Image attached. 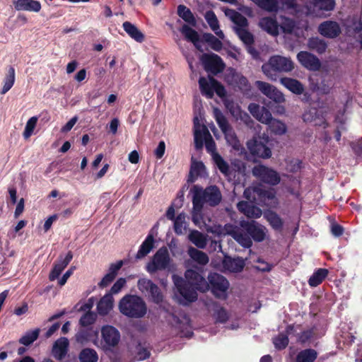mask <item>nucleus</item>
Masks as SVG:
<instances>
[{"instance_id":"obj_1","label":"nucleus","mask_w":362,"mask_h":362,"mask_svg":"<svg viewBox=\"0 0 362 362\" xmlns=\"http://www.w3.org/2000/svg\"><path fill=\"white\" fill-rule=\"evenodd\" d=\"M185 279L177 275L173 276V281L182 299L180 303L187 305L197 300V291L204 293L209 290L208 281L197 270L189 269L185 272Z\"/></svg>"},{"instance_id":"obj_2","label":"nucleus","mask_w":362,"mask_h":362,"mask_svg":"<svg viewBox=\"0 0 362 362\" xmlns=\"http://www.w3.org/2000/svg\"><path fill=\"white\" fill-rule=\"evenodd\" d=\"M189 192L192 196V204L198 208L201 205L204 206V204L210 206H216L222 199L221 191L215 185L203 189L202 187L195 185L190 189Z\"/></svg>"},{"instance_id":"obj_3","label":"nucleus","mask_w":362,"mask_h":362,"mask_svg":"<svg viewBox=\"0 0 362 362\" xmlns=\"http://www.w3.org/2000/svg\"><path fill=\"white\" fill-rule=\"evenodd\" d=\"M119 312L131 318H141L147 313L145 301L136 295H126L119 302Z\"/></svg>"},{"instance_id":"obj_4","label":"nucleus","mask_w":362,"mask_h":362,"mask_svg":"<svg viewBox=\"0 0 362 362\" xmlns=\"http://www.w3.org/2000/svg\"><path fill=\"white\" fill-rule=\"evenodd\" d=\"M214 115L216 123L224 134L227 144L230 146L233 150L238 151L240 155L245 154V150L244 147L221 111L218 108H214Z\"/></svg>"},{"instance_id":"obj_5","label":"nucleus","mask_w":362,"mask_h":362,"mask_svg":"<svg viewBox=\"0 0 362 362\" xmlns=\"http://www.w3.org/2000/svg\"><path fill=\"white\" fill-rule=\"evenodd\" d=\"M194 146L197 149H201L204 144L206 151L211 155L213 158L216 152V144L209 131L204 124H201L197 117L194 118Z\"/></svg>"},{"instance_id":"obj_6","label":"nucleus","mask_w":362,"mask_h":362,"mask_svg":"<svg viewBox=\"0 0 362 362\" xmlns=\"http://www.w3.org/2000/svg\"><path fill=\"white\" fill-rule=\"evenodd\" d=\"M293 69V62L287 57L275 55L272 57L268 63L262 66V71L272 81L277 79L276 72H288Z\"/></svg>"},{"instance_id":"obj_7","label":"nucleus","mask_w":362,"mask_h":362,"mask_svg":"<svg viewBox=\"0 0 362 362\" xmlns=\"http://www.w3.org/2000/svg\"><path fill=\"white\" fill-rule=\"evenodd\" d=\"M206 230L208 233H212L217 236H225L226 235H231L240 245L244 247L249 248L251 247V242L246 235L242 236L238 230V227L232 224H226L221 226L220 224H214L207 226L205 224Z\"/></svg>"},{"instance_id":"obj_8","label":"nucleus","mask_w":362,"mask_h":362,"mask_svg":"<svg viewBox=\"0 0 362 362\" xmlns=\"http://www.w3.org/2000/svg\"><path fill=\"white\" fill-rule=\"evenodd\" d=\"M238 227V230L242 236L246 235L249 238L251 245H252V239L256 242H262L265 240L267 234V228L255 221H241Z\"/></svg>"},{"instance_id":"obj_9","label":"nucleus","mask_w":362,"mask_h":362,"mask_svg":"<svg viewBox=\"0 0 362 362\" xmlns=\"http://www.w3.org/2000/svg\"><path fill=\"white\" fill-rule=\"evenodd\" d=\"M171 259L166 247H161L153 256L152 259L147 264L146 270L152 274L157 271L166 269L170 263Z\"/></svg>"},{"instance_id":"obj_10","label":"nucleus","mask_w":362,"mask_h":362,"mask_svg":"<svg viewBox=\"0 0 362 362\" xmlns=\"http://www.w3.org/2000/svg\"><path fill=\"white\" fill-rule=\"evenodd\" d=\"M252 172L255 177L272 186L277 185L281 181L280 175L276 170L264 165H255Z\"/></svg>"},{"instance_id":"obj_11","label":"nucleus","mask_w":362,"mask_h":362,"mask_svg":"<svg viewBox=\"0 0 362 362\" xmlns=\"http://www.w3.org/2000/svg\"><path fill=\"white\" fill-rule=\"evenodd\" d=\"M208 284L212 293L218 298H226L229 287L228 281L218 273H211L208 276Z\"/></svg>"},{"instance_id":"obj_12","label":"nucleus","mask_w":362,"mask_h":362,"mask_svg":"<svg viewBox=\"0 0 362 362\" xmlns=\"http://www.w3.org/2000/svg\"><path fill=\"white\" fill-rule=\"evenodd\" d=\"M137 286L143 294L148 296L155 303L158 304L163 301V295L160 288L151 280L146 278L140 279Z\"/></svg>"},{"instance_id":"obj_13","label":"nucleus","mask_w":362,"mask_h":362,"mask_svg":"<svg viewBox=\"0 0 362 362\" xmlns=\"http://www.w3.org/2000/svg\"><path fill=\"white\" fill-rule=\"evenodd\" d=\"M335 6V0H314L305 5L306 14L322 17L321 13L332 11Z\"/></svg>"},{"instance_id":"obj_14","label":"nucleus","mask_w":362,"mask_h":362,"mask_svg":"<svg viewBox=\"0 0 362 362\" xmlns=\"http://www.w3.org/2000/svg\"><path fill=\"white\" fill-rule=\"evenodd\" d=\"M201 62L207 72L217 74L223 71L225 64L221 58L216 54H204Z\"/></svg>"},{"instance_id":"obj_15","label":"nucleus","mask_w":362,"mask_h":362,"mask_svg":"<svg viewBox=\"0 0 362 362\" xmlns=\"http://www.w3.org/2000/svg\"><path fill=\"white\" fill-rule=\"evenodd\" d=\"M102 342L105 349H111L117 346L120 340V334L114 327L105 325L102 327Z\"/></svg>"},{"instance_id":"obj_16","label":"nucleus","mask_w":362,"mask_h":362,"mask_svg":"<svg viewBox=\"0 0 362 362\" xmlns=\"http://www.w3.org/2000/svg\"><path fill=\"white\" fill-rule=\"evenodd\" d=\"M255 85L264 95L275 103H281L285 101L284 94L274 86L260 81H257Z\"/></svg>"},{"instance_id":"obj_17","label":"nucleus","mask_w":362,"mask_h":362,"mask_svg":"<svg viewBox=\"0 0 362 362\" xmlns=\"http://www.w3.org/2000/svg\"><path fill=\"white\" fill-rule=\"evenodd\" d=\"M247 147L250 153L255 156L264 159L269 158L272 156L271 149L257 139L249 140L247 142Z\"/></svg>"},{"instance_id":"obj_18","label":"nucleus","mask_w":362,"mask_h":362,"mask_svg":"<svg viewBox=\"0 0 362 362\" xmlns=\"http://www.w3.org/2000/svg\"><path fill=\"white\" fill-rule=\"evenodd\" d=\"M317 31L322 36L329 39L337 37L341 33L339 24L334 21H325L321 23L318 25Z\"/></svg>"},{"instance_id":"obj_19","label":"nucleus","mask_w":362,"mask_h":362,"mask_svg":"<svg viewBox=\"0 0 362 362\" xmlns=\"http://www.w3.org/2000/svg\"><path fill=\"white\" fill-rule=\"evenodd\" d=\"M297 59L303 66L310 71H317L321 66L319 59L308 52H300L297 54Z\"/></svg>"},{"instance_id":"obj_20","label":"nucleus","mask_w":362,"mask_h":362,"mask_svg":"<svg viewBox=\"0 0 362 362\" xmlns=\"http://www.w3.org/2000/svg\"><path fill=\"white\" fill-rule=\"evenodd\" d=\"M309 81L310 89L320 95L329 94L333 86L332 81L326 78L319 80L315 77H310Z\"/></svg>"},{"instance_id":"obj_21","label":"nucleus","mask_w":362,"mask_h":362,"mask_svg":"<svg viewBox=\"0 0 362 362\" xmlns=\"http://www.w3.org/2000/svg\"><path fill=\"white\" fill-rule=\"evenodd\" d=\"M73 258L71 252H69L66 255L63 257H59L58 261L54 264L52 272L49 274V279L50 281H54L57 279L65 267L69 264Z\"/></svg>"},{"instance_id":"obj_22","label":"nucleus","mask_w":362,"mask_h":362,"mask_svg":"<svg viewBox=\"0 0 362 362\" xmlns=\"http://www.w3.org/2000/svg\"><path fill=\"white\" fill-rule=\"evenodd\" d=\"M13 4L16 11L37 13L41 10V4L35 0H14Z\"/></svg>"},{"instance_id":"obj_23","label":"nucleus","mask_w":362,"mask_h":362,"mask_svg":"<svg viewBox=\"0 0 362 362\" xmlns=\"http://www.w3.org/2000/svg\"><path fill=\"white\" fill-rule=\"evenodd\" d=\"M69 344V340L66 337H61L57 339L52 347L53 356L57 360H62L67 354Z\"/></svg>"},{"instance_id":"obj_24","label":"nucleus","mask_w":362,"mask_h":362,"mask_svg":"<svg viewBox=\"0 0 362 362\" xmlns=\"http://www.w3.org/2000/svg\"><path fill=\"white\" fill-rule=\"evenodd\" d=\"M216 81L213 77H209V78L200 77L199 84L202 94L208 98H212L214 94Z\"/></svg>"},{"instance_id":"obj_25","label":"nucleus","mask_w":362,"mask_h":362,"mask_svg":"<svg viewBox=\"0 0 362 362\" xmlns=\"http://www.w3.org/2000/svg\"><path fill=\"white\" fill-rule=\"evenodd\" d=\"M237 206L238 210L248 218H257L262 214V210L259 207L247 202H240Z\"/></svg>"},{"instance_id":"obj_26","label":"nucleus","mask_w":362,"mask_h":362,"mask_svg":"<svg viewBox=\"0 0 362 362\" xmlns=\"http://www.w3.org/2000/svg\"><path fill=\"white\" fill-rule=\"evenodd\" d=\"M262 29L269 34L276 36L279 35V25L275 18L264 17L260 19L259 23Z\"/></svg>"},{"instance_id":"obj_27","label":"nucleus","mask_w":362,"mask_h":362,"mask_svg":"<svg viewBox=\"0 0 362 362\" xmlns=\"http://www.w3.org/2000/svg\"><path fill=\"white\" fill-rule=\"evenodd\" d=\"M270 13H277L280 11L296 10L298 4L296 0H273Z\"/></svg>"},{"instance_id":"obj_28","label":"nucleus","mask_w":362,"mask_h":362,"mask_svg":"<svg viewBox=\"0 0 362 362\" xmlns=\"http://www.w3.org/2000/svg\"><path fill=\"white\" fill-rule=\"evenodd\" d=\"M204 18L211 30L214 32L217 37L223 40L225 35L223 31L220 30L219 23L215 13L213 11H206L204 15Z\"/></svg>"},{"instance_id":"obj_29","label":"nucleus","mask_w":362,"mask_h":362,"mask_svg":"<svg viewBox=\"0 0 362 362\" xmlns=\"http://www.w3.org/2000/svg\"><path fill=\"white\" fill-rule=\"evenodd\" d=\"M223 266L230 272H240L245 267V262L241 258L226 257L223 261Z\"/></svg>"},{"instance_id":"obj_30","label":"nucleus","mask_w":362,"mask_h":362,"mask_svg":"<svg viewBox=\"0 0 362 362\" xmlns=\"http://www.w3.org/2000/svg\"><path fill=\"white\" fill-rule=\"evenodd\" d=\"M280 82L285 88L294 94L300 95L304 91L303 85L296 79L284 77L280 79Z\"/></svg>"},{"instance_id":"obj_31","label":"nucleus","mask_w":362,"mask_h":362,"mask_svg":"<svg viewBox=\"0 0 362 362\" xmlns=\"http://www.w3.org/2000/svg\"><path fill=\"white\" fill-rule=\"evenodd\" d=\"M122 28L127 34L137 42H142L144 40L143 33L133 23L125 21L122 24Z\"/></svg>"},{"instance_id":"obj_32","label":"nucleus","mask_w":362,"mask_h":362,"mask_svg":"<svg viewBox=\"0 0 362 362\" xmlns=\"http://www.w3.org/2000/svg\"><path fill=\"white\" fill-rule=\"evenodd\" d=\"M114 298L111 293L105 294L98 302L97 310L100 315H105L113 308Z\"/></svg>"},{"instance_id":"obj_33","label":"nucleus","mask_w":362,"mask_h":362,"mask_svg":"<svg viewBox=\"0 0 362 362\" xmlns=\"http://www.w3.org/2000/svg\"><path fill=\"white\" fill-rule=\"evenodd\" d=\"M226 15L230 16L232 21L235 23L233 27L234 31H236V29L238 28H247L248 25L247 18L238 12L232 9H228L226 11Z\"/></svg>"},{"instance_id":"obj_34","label":"nucleus","mask_w":362,"mask_h":362,"mask_svg":"<svg viewBox=\"0 0 362 362\" xmlns=\"http://www.w3.org/2000/svg\"><path fill=\"white\" fill-rule=\"evenodd\" d=\"M307 45L310 49L315 51L320 54L325 53L327 48V42L318 37L309 38Z\"/></svg>"},{"instance_id":"obj_35","label":"nucleus","mask_w":362,"mask_h":362,"mask_svg":"<svg viewBox=\"0 0 362 362\" xmlns=\"http://www.w3.org/2000/svg\"><path fill=\"white\" fill-rule=\"evenodd\" d=\"M180 32L188 41H190L194 44L197 49H201L199 45V35L196 30L187 25H183L180 29Z\"/></svg>"},{"instance_id":"obj_36","label":"nucleus","mask_w":362,"mask_h":362,"mask_svg":"<svg viewBox=\"0 0 362 362\" xmlns=\"http://www.w3.org/2000/svg\"><path fill=\"white\" fill-rule=\"evenodd\" d=\"M153 236L151 234H149L141 245L136 255V258L139 259L146 256L153 249Z\"/></svg>"},{"instance_id":"obj_37","label":"nucleus","mask_w":362,"mask_h":362,"mask_svg":"<svg viewBox=\"0 0 362 362\" xmlns=\"http://www.w3.org/2000/svg\"><path fill=\"white\" fill-rule=\"evenodd\" d=\"M264 217L273 229L276 230H281L282 229L283 221L276 213L272 211H268L264 214Z\"/></svg>"},{"instance_id":"obj_38","label":"nucleus","mask_w":362,"mask_h":362,"mask_svg":"<svg viewBox=\"0 0 362 362\" xmlns=\"http://www.w3.org/2000/svg\"><path fill=\"white\" fill-rule=\"evenodd\" d=\"M16 79L15 69L9 66L4 78V85L1 90V94H6L13 86Z\"/></svg>"},{"instance_id":"obj_39","label":"nucleus","mask_w":362,"mask_h":362,"mask_svg":"<svg viewBox=\"0 0 362 362\" xmlns=\"http://www.w3.org/2000/svg\"><path fill=\"white\" fill-rule=\"evenodd\" d=\"M188 255L192 259L201 265H206L209 260L205 252L192 247L188 249Z\"/></svg>"},{"instance_id":"obj_40","label":"nucleus","mask_w":362,"mask_h":362,"mask_svg":"<svg viewBox=\"0 0 362 362\" xmlns=\"http://www.w3.org/2000/svg\"><path fill=\"white\" fill-rule=\"evenodd\" d=\"M317 357V352L313 349L300 351L296 356V362H314Z\"/></svg>"},{"instance_id":"obj_41","label":"nucleus","mask_w":362,"mask_h":362,"mask_svg":"<svg viewBox=\"0 0 362 362\" xmlns=\"http://www.w3.org/2000/svg\"><path fill=\"white\" fill-rule=\"evenodd\" d=\"M189 240L197 247L204 249L207 244L206 236L198 230H192L189 234Z\"/></svg>"},{"instance_id":"obj_42","label":"nucleus","mask_w":362,"mask_h":362,"mask_svg":"<svg viewBox=\"0 0 362 362\" xmlns=\"http://www.w3.org/2000/svg\"><path fill=\"white\" fill-rule=\"evenodd\" d=\"M186 214L185 213L179 214L173 221L174 230L177 235H182L187 230Z\"/></svg>"},{"instance_id":"obj_43","label":"nucleus","mask_w":362,"mask_h":362,"mask_svg":"<svg viewBox=\"0 0 362 362\" xmlns=\"http://www.w3.org/2000/svg\"><path fill=\"white\" fill-rule=\"evenodd\" d=\"M328 274V270L326 269H318L316 270L308 280V284L311 287H315L320 285Z\"/></svg>"},{"instance_id":"obj_44","label":"nucleus","mask_w":362,"mask_h":362,"mask_svg":"<svg viewBox=\"0 0 362 362\" xmlns=\"http://www.w3.org/2000/svg\"><path fill=\"white\" fill-rule=\"evenodd\" d=\"M177 14L189 25H196V19L190 9L187 6L184 5H179L177 7Z\"/></svg>"},{"instance_id":"obj_45","label":"nucleus","mask_w":362,"mask_h":362,"mask_svg":"<svg viewBox=\"0 0 362 362\" xmlns=\"http://www.w3.org/2000/svg\"><path fill=\"white\" fill-rule=\"evenodd\" d=\"M78 358L81 362H97L98 360L97 352L94 349L89 348L83 349Z\"/></svg>"},{"instance_id":"obj_46","label":"nucleus","mask_w":362,"mask_h":362,"mask_svg":"<svg viewBox=\"0 0 362 362\" xmlns=\"http://www.w3.org/2000/svg\"><path fill=\"white\" fill-rule=\"evenodd\" d=\"M204 41L211 47L214 50L218 52L223 47V44L221 39L216 37L211 33H205L203 35Z\"/></svg>"},{"instance_id":"obj_47","label":"nucleus","mask_w":362,"mask_h":362,"mask_svg":"<svg viewBox=\"0 0 362 362\" xmlns=\"http://www.w3.org/2000/svg\"><path fill=\"white\" fill-rule=\"evenodd\" d=\"M296 28V22L289 18L281 16L279 28L284 33L291 34Z\"/></svg>"},{"instance_id":"obj_48","label":"nucleus","mask_w":362,"mask_h":362,"mask_svg":"<svg viewBox=\"0 0 362 362\" xmlns=\"http://www.w3.org/2000/svg\"><path fill=\"white\" fill-rule=\"evenodd\" d=\"M240 40L246 45H252L254 42V37L251 33H250L247 28L242 29L238 28L235 31Z\"/></svg>"},{"instance_id":"obj_49","label":"nucleus","mask_w":362,"mask_h":362,"mask_svg":"<svg viewBox=\"0 0 362 362\" xmlns=\"http://www.w3.org/2000/svg\"><path fill=\"white\" fill-rule=\"evenodd\" d=\"M269 128L271 132L278 135L284 134L287 130L286 126L284 122L275 119H273L269 124Z\"/></svg>"},{"instance_id":"obj_50","label":"nucleus","mask_w":362,"mask_h":362,"mask_svg":"<svg viewBox=\"0 0 362 362\" xmlns=\"http://www.w3.org/2000/svg\"><path fill=\"white\" fill-rule=\"evenodd\" d=\"M39 334L40 329L27 332L25 335L19 339V342L25 346H28L38 338Z\"/></svg>"},{"instance_id":"obj_51","label":"nucleus","mask_w":362,"mask_h":362,"mask_svg":"<svg viewBox=\"0 0 362 362\" xmlns=\"http://www.w3.org/2000/svg\"><path fill=\"white\" fill-rule=\"evenodd\" d=\"M214 163L218 170L225 175H228L230 173V168L228 163L221 157L220 154H215L212 158Z\"/></svg>"},{"instance_id":"obj_52","label":"nucleus","mask_w":362,"mask_h":362,"mask_svg":"<svg viewBox=\"0 0 362 362\" xmlns=\"http://www.w3.org/2000/svg\"><path fill=\"white\" fill-rule=\"evenodd\" d=\"M214 317L216 320V322L225 323L228 319V315L227 311L218 306L217 304H214Z\"/></svg>"},{"instance_id":"obj_53","label":"nucleus","mask_w":362,"mask_h":362,"mask_svg":"<svg viewBox=\"0 0 362 362\" xmlns=\"http://www.w3.org/2000/svg\"><path fill=\"white\" fill-rule=\"evenodd\" d=\"M203 207L204 206L201 205L199 208H198L196 205L192 204V220L196 226L199 227L204 223L202 215Z\"/></svg>"},{"instance_id":"obj_54","label":"nucleus","mask_w":362,"mask_h":362,"mask_svg":"<svg viewBox=\"0 0 362 362\" xmlns=\"http://www.w3.org/2000/svg\"><path fill=\"white\" fill-rule=\"evenodd\" d=\"M288 337L286 334L280 333L273 339V343L276 349H284L288 344Z\"/></svg>"},{"instance_id":"obj_55","label":"nucleus","mask_w":362,"mask_h":362,"mask_svg":"<svg viewBox=\"0 0 362 362\" xmlns=\"http://www.w3.org/2000/svg\"><path fill=\"white\" fill-rule=\"evenodd\" d=\"M37 117L34 116L30 117L26 124L23 132V137L27 139H28L33 133V131L36 127L37 122Z\"/></svg>"},{"instance_id":"obj_56","label":"nucleus","mask_w":362,"mask_h":362,"mask_svg":"<svg viewBox=\"0 0 362 362\" xmlns=\"http://www.w3.org/2000/svg\"><path fill=\"white\" fill-rule=\"evenodd\" d=\"M205 167L203 163L199 161H192L191 168H190V176L191 177H197L200 175L204 171Z\"/></svg>"},{"instance_id":"obj_57","label":"nucleus","mask_w":362,"mask_h":362,"mask_svg":"<svg viewBox=\"0 0 362 362\" xmlns=\"http://www.w3.org/2000/svg\"><path fill=\"white\" fill-rule=\"evenodd\" d=\"M256 119L260 122L268 125L273 119L271 112L264 107H262V110Z\"/></svg>"},{"instance_id":"obj_58","label":"nucleus","mask_w":362,"mask_h":362,"mask_svg":"<svg viewBox=\"0 0 362 362\" xmlns=\"http://www.w3.org/2000/svg\"><path fill=\"white\" fill-rule=\"evenodd\" d=\"M95 320V315L92 313H85L80 319V324L83 326L90 325Z\"/></svg>"},{"instance_id":"obj_59","label":"nucleus","mask_w":362,"mask_h":362,"mask_svg":"<svg viewBox=\"0 0 362 362\" xmlns=\"http://www.w3.org/2000/svg\"><path fill=\"white\" fill-rule=\"evenodd\" d=\"M125 284V279L119 278L112 286L110 293H111L112 295L118 293L124 286Z\"/></svg>"},{"instance_id":"obj_60","label":"nucleus","mask_w":362,"mask_h":362,"mask_svg":"<svg viewBox=\"0 0 362 362\" xmlns=\"http://www.w3.org/2000/svg\"><path fill=\"white\" fill-rule=\"evenodd\" d=\"M257 5L262 9L269 12L270 8H272V4L273 0H252Z\"/></svg>"},{"instance_id":"obj_61","label":"nucleus","mask_w":362,"mask_h":362,"mask_svg":"<svg viewBox=\"0 0 362 362\" xmlns=\"http://www.w3.org/2000/svg\"><path fill=\"white\" fill-rule=\"evenodd\" d=\"M300 164L301 163L299 160L293 159L287 164L286 169L289 172H296L300 168Z\"/></svg>"},{"instance_id":"obj_62","label":"nucleus","mask_w":362,"mask_h":362,"mask_svg":"<svg viewBox=\"0 0 362 362\" xmlns=\"http://www.w3.org/2000/svg\"><path fill=\"white\" fill-rule=\"evenodd\" d=\"M165 151V144L163 141H160L154 151V155L158 159L161 158Z\"/></svg>"},{"instance_id":"obj_63","label":"nucleus","mask_w":362,"mask_h":362,"mask_svg":"<svg viewBox=\"0 0 362 362\" xmlns=\"http://www.w3.org/2000/svg\"><path fill=\"white\" fill-rule=\"evenodd\" d=\"M122 265V261H119L116 263L112 264L109 268L108 273L115 277L118 271L121 269Z\"/></svg>"},{"instance_id":"obj_64","label":"nucleus","mask_w":362,"mask_h":362,"mask_svg":"<svg viewBox=\"0 0 362 362\" xmlns=\"http://www.w3.org/2000/svg\"><path fill=\"white\" fill-rule=\"evenodd\" d=\"M248 110L252 116L256 118L262 110V107H261L259 105L255 103H251L248 106Z\"/></svg>"}]
</instances>
